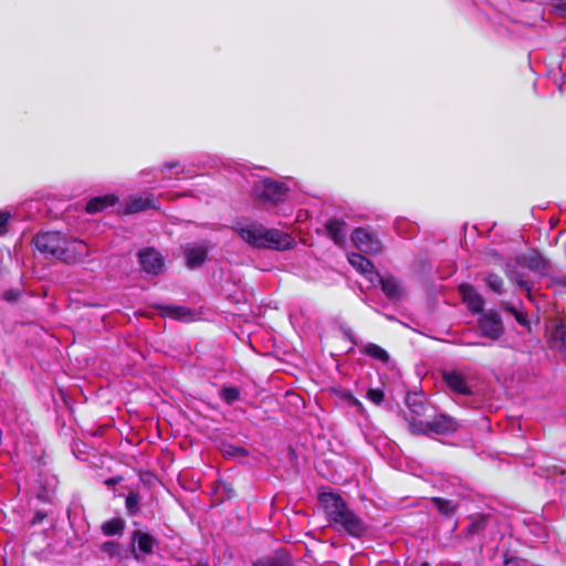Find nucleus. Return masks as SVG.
Returning a JSON list of instances; mask_svg holds the SVG:
<instances>
[{
  "label": "nucleus",
  "mask_w": 566,
  "mask_h": 566,
  "mask_svg": "<svg viewBox=\"0 0 566 566\" xmlns=\"http://www.w3.org/2000/svg\"><path fill=\"white\" fill-rule=\"evenodd\" d=\"M34 248L48 260L66 264L83 262L90 254L88 247L82 240H73L60 231H42L32 239Z\"/></svg>",
  "instance_id": "f257e3e1"
},
{
  "label": "nucleus",
  "mask_w": 566,
  "mask_h": 566,
  "mask_svg": "<svg viewBox=\"0 0 566 566\" xmlns=\"http://www.w3.org/2000/svg\"><path fill=\"white\" fill-rule=\"evenodd\" d=\"M239 237L254 249L284 251L293 247V238L277 229H268L263 224L252 222L233 228Z\"/></svg>",
  "instance_id": "f03ea898"
},
{
  "label": "nucleus",
  "mask_w": 566,
  "mask_h": 566,
  "mask_svg": "<svg viewBox=\"0 0 566 566\" xmlns=\"http://www.w3.org/2000/svg\"><path fill=\"white\" fill-rule=\"evenodd\" d=\"M318 502L328 521L342 526L344 531H361L364 528L361 518L348 506L340 494L321 492Z\"/></svg>",
  "instance_id": "7ed1b4c3"
},
{
  "label": "nucleus",
  "mask_w": 566,
  "mask_h": 566,
  "mask_svg": "<svg viewBox=\"0 0 566 566\" xmlns=\"http://www.w3.org/2000/svg\"><path fill=\"white\" fill-rule=\"evenodd\" d=\"M289 191L290 188L285 182L264 178L253 185L251 195L255 203L266 207L284 202Z\"/></svg>",
  "instance_id": "20e7f679"
},
{
  "label": "nucleus",
  "mask_w": 566,
  "mask_h": 566,
  "mask_svg": "<svg viewBox=\"0 0 566 566\" xmlns=\"http://www.w3.org/2000/svg\"><path fill=\"white\" fill-rule=\"evenodd\" d=\"M458 422L454 418L446 413H439L429 421L411 420V433L417 436L448 434L457 431Z\"/></svg>",
  "instance_id": "39448f33"
},
{
  "label": "nucleus",
  "mask_w": 566,
  "mask_h": 566,
  "mask_svg": "<svg viewBox=\"0 0 566 566\" xmlns=\"http://www.w3.org/2000/svg\"><path fill=\"white\" fill-rule=\"evenodd\" d=\"M478 327L481 336L491 340L500 339L505 333L502 317L495 311H484L481 313L478 319Z\"/></svg>",
  "instance_id": "423d86ee"
},
{
  "label": "nucleus",
  "mask_w": 566,
  "mask_h": 566,
  "mask_svg": "<svg viewBox=\"0 0 566 566\" xmlns=\"http://www.w3.org/2000/svg\"><path fill=\"white\" fill-rule=\"evenodd\" d=\"M353 244L361 252L367 254H379L382 251V242L371 231L366 228L358 227L350 234Z\"/></svg>",
  "instance_id": "0eeeda50"
},
{
  "label": "nucleus",
  "mask_w": 566,
  "mask_h": 566,
  "mask_svg": "<svg viewBox=\"0 0 566 566\" xmlns=\"http://www.w3.org/2000/svg\"><path fill=\"white\" fill-rule=\"evenodd\" d=\"M406 406L409 413L406 416L408 428L411 431V420L421 421V417L429 416V411L433 408L421 392H408L406 397Z\"/></svg>",
  "instance_id": "6e6552de"
},
{
  "label": "nucleus",
  "mask_w": 566,
  "mask_h": 566,
  "mask_svg": "<svg viewBox=\"0 0 566 566\" xmlns=\"http://www.w3.org/2000/svg\"><path fill=\"white\" fill-rule=\"evenodd\" d=\"M515 262L541 275H546L549 270V262L536 250L517 255Z\"/></svg>",
  "instance_id": "1a4fd4ad"
},
{
  "label": "nucleus",
  "mask_w": 566,
  "mask_h": 566,
  "mask_svg": "<svg viewBox=\"0 0 566 566\" xmlns=\"http://www.w3.org/2000/svg\"><path fill=\"white\" fill-rule=\"evenodd\" d=\"M142 269L150 274H159L164 268V259L154 248H147L138 253Z\"/></svg>",
  "instance_id": "9d476101"
},
{
  "label": "nucleus",
  "mask_w": 566,
  "mask_h": 566,
  "mask_svg": "<svg viewBox=\"0 0 566 566\" xmlns=\"http://www.w3.org/2000/svg\"><path fill=\"white\" fill-rule=\"evenodd\" d=\"M459 292L463 302L468 305L472 313L481 314L484 312L485 301L473 285L469 283H462L459 286Z\"/></svg>",
  "instance_id": "9b49d317"
},
{
  "label": "nucleus",
  "mask_w": 566,
  "mask_h": 566,
  "mask_svg": "<svg viewBox=\"0 0 566 566\" xmlns=\"http://www.w3.org/2000/svg\"><path fill=\"white\" fill-rule=\"evenodd\" d=\"M349 264L368 281L375 283L374 276H379V272L375 270V265L361 253L352 252L347 254Z\"/></svg>",
  "instance_id": "f8f14e48"
},
{
  "label": "nucleus",
  "mask_w": 566,
  "mask_h": 566,
  "mask_svg": "<svg viewBox=\"0 0 566 566\" xmlns=\"http://www.w3.org/2000/svg\"><path fill=\"white\" fill-rule=\"evenodd\" d=\"M547 333L549 347L566 353V327L564 322L554 319Z\"/></svg>",
  "instance_id": "ddd939ff"
},
{
  "label": "nucleus",
  "mask_w": 566,
  "mask_h": 566,
  "mask_svg": "<svg viewBox=\"0 0 566 566\" xmlns=\"http://www.w3.org/2000/svg\"><path fill=\"white\" fill-rule=\"evenodd\" d=\"M154 307L163 317L188 322L193 317V311L189 307L175 304H156Z\"/></svg>",
  "instance_id": "4468645a"
},
{
  "label": "nucleus",
  "mask_w": 566,
  "mask_h": 566,
  "mask_svg": "<svg viewBox=\"0 0 566 566\" xmlns=\"http://www.w3.org/2000/svg\"><path fill=\"white\" fill-rule=\"evenodd\" d=\"M442 379L446 385L450 388L451 391L469 396L472 394L471 387L465 381V378L458 371H444L442 374Z\"/></svg>",
  "instance_id": "2eb2a0df"
},
{
  "label": "nucleus",
  "mask_w": 566,
  "mask_h": 566,
  "mask_svg": "<svg viewBox=\"0 0 566 566\" xmlns=\"http://www.w3.org/2000/svg\"><path fill=\"white\" fill-rule=\"evenodd\" d=\"M147 209H158V206L156 205V199L153 195L137 196L130 198L125 202L124 212L126 214H133L145 211Z\"/></svg>",
  "instance_id": "dca6fc26"
},
{
  "label": "nucleus",
  "mask_w": 566,
  "mask_h": 566,
  "mask_svg": "<svg viewBox=\"0 0 566 566\" xmlns=\"http://www.w3.org/2000/svg\"><path fill=\"white\" fill-rule=\"evenodd\" d=\"M119 201L118 196L108 193L91 198L85 206V211L90 214H95L114 207Z\"/></svg>",
  "instance_id": "f3484780"
},
{
  "label": "nucleus",
  "mask_w": 566,
  "mask_h": 566,
  "mask_svg": "<svg viewBox=\"0 0 566 566\" xmlns=\"http://www.w3.org/2000/svg\"><path fill=\"white\" fill-rule=\"evenodd\" d=\"M375 283L378 282L380 284V289L382 293L389 300H399L402 295V291L398 280L394 275L382 276L379 273V276H374Z\"/></svg>",
  "instance_id": "a211bd4d"
},
{
  "label": "nucleus",
  "mask_w": 566,
  "mask_h": 566,
  "mask_svg": "<svg viewBox=\"0 0 566 566\" xmlns=\"http://www.w3.org/2000/svg\"><path fill=\"white\" fill-rule=\"evenodd\" d=\"M430 502L443 518L452 520L455 517L459 509V503L457 501L441 496H433L430 499Z\"/></svg>",
  "instance_id": "6ab92c4d"
},
{
  "label": "nucleus",
  "mask_w": 566,
  "mask_h": 566,
  "mask_svg": "<svg viewBox=\"0 0 566 566\" xmlns=\"http://www.w3.org/2000/svg\"><path fill=\"white\" fill-rule=\"evenodd\" d=\"M345 227L346 222L337 218H332L325 223L327 235L338 247H343L346 242Z\"/></svg>",
  "instance_id": "aec40b11"
},
{
  "label": "nucleus",
  "mask_w": 566,
  "mask_h": 566,
  "mask_svg": "<svg viewBox=\"0 0 566 566\" xmlns=\"http://www.w3.org/2000/svg\"><path fill=\"white\" fill-rule=\"evenodd\" d=\"M186 264L189 269L202 265L208 256V249L203 245L188 247L185 250Z\"/></svg>",
  "instance_id": "412c9836"
},
{
  "label": "nucleus",
  "mask_w": 566,
  "mask_h": 566,
  "mask_svg": "<svg viewBox=\"0 0 566 566\" xmlns=\"http://www.w3.org/2000/svg\"><path fill=\"white\" fill-rule=\"evenodd\" d=\"M504 265H505V275L507 276V279L510 281L514 282L521 289L525 290L527 293V297L531 300L532 298L531 285L523 279V276L520 273H517L515 266L512 265L510 261H506Z\"/></svg>",
  "instance_id": "4be33fe9"
},
{
  "label": "nucleus",
  "mask_w": 566,
  "mask_h": 566,
  "mask_svg": "<svg viewBox=\"0 0 566 566\" xmlns=\"http://www.w3.org/2000/svg\"><path fill=\"white\" fill-rule=\"evenodd\" d=\"M502 307L503 310L511 314L515 319L516 322L521 325V326H524L527 328L528 332H531L532 329V326H531V322L526 315V313L517 310L512 303L510 302H503L502 304Z\"/></svg>",
  "instance_id": "5701e85b"
},
{
  "label": "nucleus",
  "mask_w": 566,
  "mask_h": 566,
  "mask_svg": "<svg viewBox=\"0 0 566 566\" xmlns=\"http://www.w3.org/2000/svg\"><path fill=\"white\" fill-rule=\"evenodd\" d=\"M361 353H364L375 359H378L385 364H387L390 359V356L387 353V350H385L382 347H380L379 345H377L375 343H368V344L364 345Z\"/></svg>",
  "instance_id": "b1692460"
},
{
  "label": "nucleus",
  "mask_w": 566,
  "mask_h": 566,
  "mask_svg": "<svg viewBox=\"0 0 566 566\" xmlns=\"http://www.w3.org/2000/svg\"><path fill=\"white\" fill-rule=\"evenodd\" d=\"M139 492L135 489H128V494L125 499V509L128 515L135 516L139 512Z\"/></svg>",
  "instance_id": "393cba45"
},
{
  "label": "nucleus",
  "mask_w": 566,
  "mask_h": 566,
  "mask_svg": "<svg viewBox=\"0 0 566 566\" xmlns=\"http://www.w3.org/2000/svg\"><path fill=\"white\" fill-rule=\"evenodd\" d=\"M133 535L134 542H137L138 549L145 555L150 554L154 545V538L150 536V534L133 533Z\"/></svg>",
  "instance_id": "a878e982"
},
{
  "label": "nucleus",
  "mask_w": 566,
  "mask_h": 566,
  "mask_svg": "<svg viewBox=\"0 0 566 566\" xmlns=\"http://www.w3.org/2000/svg\"><path fill=\"white\" fill-rule=\"evenodd\" d=\"M484 282L486 286L495 294L501 295L503 293L504 281L499 274L494 272L488 273L484 277Z\"/></svg>",
  "instance_id": "bb28decb"
},
{
  "label": "nucleus",
  "mask_w": 566,
  "mask_h": 566,
  "mask_svg": "<svg viewBox=\"0 0 566 566\" xmlns=\"http://www.w3.org/2000/svg\"><path fill=\"white\" fill-rule=\"evenodd\" d=\"M252 566H293V564L290 558L270 557L258 559L253 563Z\"/></svg>",
  "instance_id": "cd10ccee"
},
{
  "label": "nucleus",
  "mask_w": 566,
  "mask_h": 566,
  "mask_svg": "<svg viewBox=\"0 0 566 566\" xmlns=\"http://www.w3.org/2000/svg\"><path fill=\"white\" fill-rule=\"evenodd\" d=\"M220 398L227 403L232 405L240 399V389L237 387H223L220 391Z\"/></svg>",
  "instance_id": "c85d7f7f"
},
{
  "label": "nucleus",
  "mask_w": 566,
  "mask_h": 566,
  "mask_svg": "<svg viewBox=\"0 0 566 566\" xmlns=\"http://www.w3.org/2000/svg\"><path fill=\"white\" fill-rule=\"evenodd\" d=\"M503 564L505 566H525L526 560L515 554L509 548L503 552Z\"/></svg>",
  "instance_id": "c756f323"
},
{
  "label": "nucleus",
  "mask_w": 566,
  "mask_h": 566,
  "mask_svg": "<svg viewBox=\"0 0 566 566\" xmlns=\"http://www.w3.org/2000/svg\"><path fill=\"white\" fill-rule=\"evenodd\" d=\"M485 260L489 264L501 266L505 264L503 256L494 249L485 251Z\"/></svg>",
  "instance_id": "7c9ffc66"
},
{
  "label": "nucleus",
  "mask_w": 566,
  "mask_h": 566,
  "mask_svg": "<svg viewBox=\"0 0 566 566\" xmlns=\"http://www.w3.org/2000/svg\"><path fill=\"white\" fill-rule=\"evenodd\" d=\"M125 526H126V523L122 517H114V518L107 521L102 526V531H124Z\"/></svg>",
  "instance_id": "2f4dec72"
},
{
  "label": "nucleus",
  "mask_w": 566,
  "mask_h": 566,
  "mask_svg": "<svg viewBox=\"0 0 566 566\" xmlns=\"http://www.w3.org/2000/svg\"><path fill=\"white\" fill-rule=\"evenodd\" d=\"M223 453L229 457H245L248 455V451L242 447H237L233 444H226L223 447Z\"/></svg>",
  "instance_id": "473e14b6"
},
{
  "label": "nucleus",
  "mask_w": 566,
  "mask_h": 566,
  "mask_svg": "<svg viewBox=\"0 0 566 566\" xmlns=\"http://www.w3.org/2000/svg\"><path fill=\"white\" fill-rule=\"evenodd\" d=\"M367 398L376 405H380L384 401L385 395L381 389L373 388L367 391Z\"/></svg>",
  "instance_id": "72a5a7b5"
},
{
  "label": "nucleus",
  "mask_w": 566,
  "mask_h": 566,
  "mask_svg": "<svg viewBox=\"0 0 566 566\" xmlns=\"http://www.w3.org/2000/svg\"><path fill=\"white\" fill-rule=\"evenodd\" d=\"M10 218L11 213L9 211H0V235L7 234Z\"/></svg>",
  "instance_id": "f704fd0d"
},
{
  "label": "nucleus",
  "mask_w": 566,
  "mask_h": 566,
  "mask_svg": "<svg viewBox=\"0 0 566 566\" xmlns=\"http://www.w3.org/2000/svg\"><path fill=\"white\" fill-rule=\"evenodd\" d=\"M340 398L350 406L361 407L360 401L350 391H342Z\"/></svg>",
  "instance_id": "c9c22d12"
},
{
  "label": "nucleus",
  "mask_w": 566,
  "mask_h": 566,
  "mask_svg": "<svg viewBox=\"0 0 566 566\" xmlns=\"http://www.w3.org/2000/svg\"><path fill=\"white\" fill-rule=\"evenodd\" d=\"M104 552L108 553L109 556H115L119 554V546L114 542H105L102 545Z\"/></svg>",
  "instance_id": "e433bc0d"
},
{
  "label": "nucleus",
  "mask_w": 566,
  "mask_h": 566,
  "mask_svg": "<svg viewBox=\"0 0 566 566\" xmlns=\"http://www.w3.org/2000/svg\"><path fill=\"white\" fill-rule=\"evenodd\" d=\"M553 8L556 12H558L563 18H566V0H552Z\"/></svg>",
  "instance_id": "4c0bfd02"
},
{
  "label": "nucleus",
  "mask_w": 566,
  "mask_h": 566,
  "mask_svg": "<svg viewBox=\"0 0 566 566\" xmlns=\"http://www.w3.org/2000/svg\"><path fill=\"white\" fill-rule=\"evenodd\" d=\"M20 296V293L14 290H9L3 293V298L8 302H15Z\"/></svg>",
  "instance_id": "58836bf2"
},
{
  "label": "nucleus",
  "mask_w": 566,
  "mask_h": 566,
  "mask_svg": "<svg viewBox=\"0 0 566 566\" xmlns=\"http://www.w3.org/2000/svg\"><path fill=\"white\" fill-rule=\"evenodd\" d=\"M123 476L122 475H115V476H112V478H108L104 481V484L108 488H112V486H115L116 484L120 483L123 481Z\"/></svg>",
  "instance_id": "ea45409f"
},
{
  "label": "nucleus",
  "mask_w": 566,
  "mask_h": 566,
  "mask_svg": "<svg viewBox=\"0 0 566 566\" xmlns=\"http://www.w3.org/2000/svg\"><path fill=\"white\" fill-rule=\"evenodd\" d=\"M46 513L38 511L31 520V525L40 524L44 518H46Z\"/></svg>",
  "instance_id": "a19ab883"
},
{
  "label": "nucleus",
  "mask_w": 566,
  "mask_h": 566,
  "mask_svg": "<svg viewBox=\"0 0 566 566\" xmlns=\"http://www.w3.org/2000/svg\"><path fill=\"white\" fill-rule=\"evenodd\" d=\"M179 166H180V163L178 160H174V161L164 163L163 168L166 170H170V169L178 168Z\"/></svg>",
  "instance_id": "79ce46f5"
},
{
  "label": "nucleus",
  "mask_w": 566,
  "mask_h": 566,
  "mask_svg": "<svg viewBox=\"0 0 566 566\" xmlns=\"http://www.w3.org/2000/svg\"><path fill=\"white\" fill-rule=\"evenodd\" d=\"M556 284L560 287H565L566 289V276L565 277H560V279H557L556 280Z\"/></svg>",
  "instance_id": "37998d69"
},
{
  "label": "nucleus",
  "mask_w": 566,
  "mask_h": 566,
  "mask_svg": "<svg viewBox=\"0 0 566 566\" xmlns=\"http://www.w3.org/2000/svg\"><path fill=\"white\" fill-rule=\"evenodd\" d=\"M348 535L353 536V537H360L364 533H356V532H353V533H347Z\"/></svg>",
  "instance_id": "c03bdc74"
},
{
  "label": "nucleus",
  "mask_w": 566,
  "mask_h": 566,
  "mask_svg": "<svg viewBox=\"0 0 566 566\" xmlns=\"http://www.w3.org/2000/svg\"><path fill=\"white\" fill-rule=\"evenodd\" d=\"M469 345L471 346H485L484 343H480V342H476V343H470Z\"/></svg>",
  "instance_id": "a18cd8bd"
},
{
  "label": "nucleus",
  "mask_w": 566,
  "mask_h": 566,
  "mask_svg": "<svg viewBox=\"0 0 566 566\" xmlns=\"http://www.w3.org/2000/svg\"><path fill=\"white\" fill-rule=\"evenodd\" d=\"M284 539L286 542H292L294 539V537H293L292 533H290L287 537H284Z\"/></svg>",
  "instance_id": "49530a36"
},
{
  "label": "nucleus",
  "mask_w": 566,
  "mask_h": 566,
  "mask_svg": "<svg viewBox=\"0 0 566 566\" xmlns=\"http://www.w3.org/2000/svg\"><path fill=\"white\" fill-rule=\"evenodd\" d=\"M420 566H431V564L429 562H423V563H421Z\"/></svg>",
  "instance_id": "de8ad7c7"
},
{
  "label": "nucleus",
  "mask_w": 566,
  "mask_h": 566,
  "mask_svg": "<svg viewBox=\"0 0 566 566\" xmlns=\"http://www.w3.org/2000/svg\"><path fill=\"white\" fill-rule=\"evenodd\" d=\"M289 452H290V454H291V455H293V454L295 453V451H294V449H293V448H290V449H289Z\"/></svg>",
  "instance_id": "09e8293b"
},
{
  "label": "nucleus",
  "mask_w": 566,
  "mask_h": 566,
  "mask_svg": "<svg viewBox=\"0 0 566 566\" xmlns=\"http://www.w3.org/2000/svg\"><path fill=\"white\" fill-rule=\"evenodd\" d=\"M472 527H473V525H470V526L468 527V530H467V531H468V532L473 531V530H472Z\"/></svg>",
  "instance_id": "8fccbe9b"
}]
</instances>
